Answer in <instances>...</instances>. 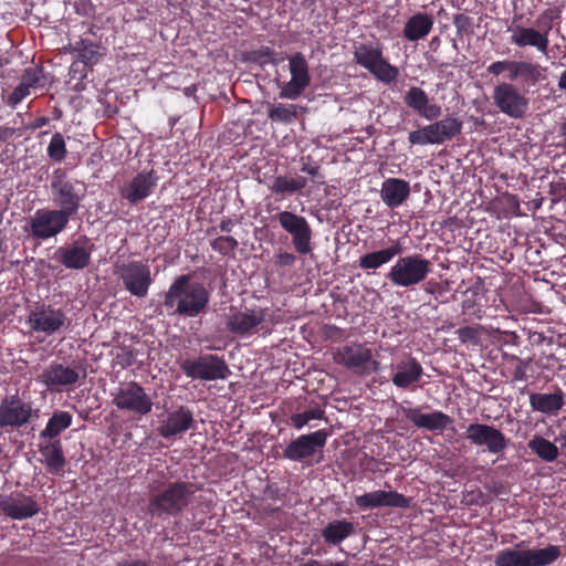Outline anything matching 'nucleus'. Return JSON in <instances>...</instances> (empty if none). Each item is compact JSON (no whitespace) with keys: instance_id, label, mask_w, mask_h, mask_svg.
I'll use <instances>...</instances> for the list:
<instances>
[{"instance_id":"obj_1","label":"nucleus","mask_w":566,"mask_h":566,"mask_svg":"<svg viewBox=\"0 0 566 566\" xmlns=\"http://www.w3.org/2000/svg\"><path fill=\"white\" fill-rule=\"evenodd\" d=\"M147 514L153 518L168 520L181 515L192 502L195 484L177 480L168 482L165 471L156 472L148 483Z\"/></svg>"},{"instance_id":"obj_2","label":"nucleus","mask_w":566,"mask_h":566,"mask_svg":"<svg viewBox=\"0 0 566 566\" xmlns=\"http://www.w3.org/2000/svg\"><path fill=\"white\" fill-rule=\"evenodd\" d=\"M209 302L210 292L203 283L192 281L190 274H181L164 294L161 307L168 316L193 318L206 313Z\"/></svg>"},{"instance_id":"obj_3","label":"nucleus","mask_w":566,"mask_h":566,"mask_svg":"<svg viewBox=\"0 0 566 566\" xmlns=\"http://www.w3.org/2000/svg\"><path fill=\"white\" fill-rule=\"evenodd\" d=\"M84 181L71 176L65 168H56L50 177V196L55 209L73 220L86 197Z\"/></svg>"},{"instance_id":"obj_4","label":"nucleus","mask_w":566,"mask_h":566,"mask_svg":"<svg viewBox=\"0 0 566 566\" xmlns=\"http://www.w3.org/2000/svg\"><path fill=\"white\" fill-rule=\"evenodd\" d=\"M280 310L245 308L231 313L227 319V328L235 335L250 336L262 332L263 335L270 334L271 326L281 321Z\"/></svg>"},{"instance_id":"obj_5","label":"nucleus","mask_w":566,"mask_h":566,"mask_svg":"<svg viewBox=\"0 0 566 566\" xmlns=\"http://www.w3.org/2000/svg\"><path fill=\"white\" fill-rule=\"evenodd\" d=\"M525 541H521L514 547L501 549L495 555V566H548L560 556V547L547 545L543 548L523 549Z\"/></svg>"},{"instance_id":"obj_6","label":"nucleus","mask_w":566,"mask_h":566,"mask_svg":"<svg viewBox=\"0 0 566 566\" xmlns=\"http://www.w3.org/2000/svg\"><path fill=\"white\" fill-rule=\"evenodd\" d=\"M354 60L378 81L389 84L398 74V67L390 64L382 54L379 43H359L354 48Z\"/></svg>"},{"instance_id":"obj_7","label":"nucleus","mask_w":566,"mask_h":566,"mask_svg":"<svg viewBox=\"0 0 566 566\" xmlns=\"http://www.w3.org/2000/svg\"><path fill=\"white\" fill-rule=\"evenodd\" d=\"M431 272V262L421 254L400 256L390 268L387 277L395 285L411 287L423 282Z\"/></svg>"},{"instance_id":"obj_8","label":"nucleus","mask_w":566,"mask_h":566,"mask_svg":"<svg viewBox=\"0 0 566 566\" xmlns=\"http://www.w3.org/2000/svg\"><path fill=\"white\" fill-rule=\"evenodd\" d=\"M71 219L57 209H38L25 222L24 231L34 240H48L63 232Z\"/></svg>"},{"instance_id":"obj_9","label":"nucleus","mask_w":566,"mask_h":566,"mask_svg":"<svg viewBox=\"0 0 566 566\" xmlns=\"http://www.w3.org/2000/svg\"><path fill=\"white\" fill-rule=\"evenodd\" d=\"M334 360L358 375H370L380 368V363L373 358L371 349L356 342L339 346L334 353Z\"/></svg>"},{"instance_id":"obj_10","label":"nucleus","mask_w":566,"mask_h":566,"mask_svg":"<svg viewBox=\"0 0 566 566\" xmlns=\"http://www.w3.org/2000/svg\"><path fill=\"white\" fill-rule=\"evenodd\" d=\"M180 368L187 377L206 381L224 380L230 375L226 360L213 354L185 359L180 363Z\"/></svg>"},{"instance_id":"obj_11","label":"nucleus","mask_w":566,"mask_h":566,"mask_svg":"<svg viewBox=\"0 0 566 566\" xmlns=\"http://www.w3.org/2000/svg\"><path fill=\"white\" fill-rule=\"evenodd\" d=\"M39 409L32 402L22 400L17 394L6 396L0 401V429L9 432L20 429L38 418Z\"/></svg>"},{"instance_id":"obj_12","label":"nucleus","mask_w":566,"mask_h":566,"mask_svg":"<svg viewBox=\"0 0 566 566\" xmlns=\"http://www.w3.org/2000/svg\"><path fill=\"white\" fill-rule=\"evenodd\" d=\"M328 432L325 429L307 434H301L292 440L283 451V458L290 461L304 462L319 454L315 463L323 459V449L326 446Z\"/></svg>"},{"instance_id":"obj_13","label":"nucleus","mask_w":566,"mask_h":566,"mask_svg":"<svg viewBox=\"0 0 566 566\" xmlns=\"http://www.w3.org/2000/svg\"><path fill=\"white\" fill-rule=\"evenodd\" d=\"M113 403L119 410L144 417L153 410V399L145 388L136 381H129L117 388L113 394Z\"/></svg>"},{"instance_id":"obj_14","label":"nucleus","mask_w":566,"mask_h":566,"mask_svg":"<svg viewBox=\"0 0 566 566\" xmlns=\"http://www.w3.org/2000/svg\"><path fill=\"white\" fill-rule=\"evenodd\" d=\"M492 98L501 113L514 119L523 118L530 105L528 98L511 82L497 84L493 90Z\"/></svg>"},{"instance_id":"obj_15","label":"nucleus","mask_w":566,"mask_h":566,"mask_svg":"<svg viewBox=\"0 0 566 566\" xmlns=\"http://www.w3.org/2000/svg\"><path fill=\"white\" fill-rule=\"evenodd\" d=\"M281 228L292 237L295 251L302 255L312 251V228L305 217L292 211H281L275 216Z\"/></svg>"},{"instance_id":"obj_16","label":"nucleus","mask_w":566,"mask_h":566,"mask_svg":"<svg viewBox=\"0 0 566 566\" xmlns=\"http://www.w3.org/2000/svg\"><path fill=\"white\" fill-rule=\"evenodd\" d=\"M116 273L130 295L145 297L153 283L150 268L143 261H130L116 265Z\"/></svg>"},{"instance_id":"obj_17","label":"nucleus","mask_w":566,"mask_h":566,"mask_svg":"<svg viewBox=\"0 0 566 566\" xmlns=\"http://www.w3.org/2000/svg\"><path fill=\"white\" fill-rule=\"evenodd\" d=\"M291 80L281 85L280 98L296 99L311 84L310 66L303 53L296 52L289 57Z\"/></svg>"},{"instance_id":"obj_18","label":"nucleus","mask_w":566,"mask_h":566,"mask_svg":"<svg viewBox=\"0 0 566 566\" xmlns=\"http://www.w3.org/2000/svg\"><path fill=\"white\" fill-rule=\"evenodd\" d=\"M94 249L92 240L82 235L71 244L57 248L54 252V260L67 270H84L91 264Z\"/></svg>"},{"instance_id":"obj_19","label":"nucleus","mask_w":566,"mask_h":566,"mask_svg":"<svg viewBox=\"0 0 566 566\" xmlns=\"http://www.w3.org/2000/svg\"><path fill=\"white\" fill-rule=\"evenodd\" d=\"M81 379L76 368L59 361H52L36 377V381L45 386L52 394H60L73 388Z\"/></svg>"},{"instance_id":"obj_20","label":"nucleus","mask_w":566,"mask_h":566,"mask_svg":"<svg viewBox=\"0 0 566 566\" xmlns=\"http://www.w3.org/2000/svg\"><path fill=\"white\" fill-rule=\"evenodd\" d=\"M40 504L35 496L28 495L22 491H14L10 494H0V511L12 520H27L40 512Z\"/></svg>"},{"instance_id":"obj_21","label":"nucleus","mask_w":566,"mask_h":566,"mask_svg":"<svg viewBox=\"0 0 566 566\" xmlns=\"http://www.w3.org/2000/svg\"><path fill=\"white\" fill-rule=\"evenodd\" d=\"M465 437L478 447H486L493 454L503 453L509 444V439L500 429L485 423H470Z\"/></svg>"},{"instance_id":"obj_22","label":"nucleus","mask_w":566,"mask_h":566,"mask_svg":"<svg viewBox=\"0 0 566 566\" xmlns=\"http://www.w3.org/2000/svg\"><path fill=\"white\" fill-rule=\"evenodd\" d=\"M67 317L64 311L52 305H36L28 316V324L32 331L53 335L65 326Z\"/></svg>"},{"instance_id":"obj_23","label":"nucleus","mask_w":566,"mask_h":566,"mask_svg":"<svg viewBox=\"0 0 566 566\" xmlns=\"http://www.w3.org/2000/svg\"><path fill=\"white\" fill-rule=\"evenodd\" d=\"M511 43L517 48L532 46L535 48L539 53L547 54L549 46V31L552 30V18L549 23L545 24L544 29L537 30L534 28H527L523 25H515L510 29Z\"/></svg>"},{"instance_id":"obj_24","label":"nucleus","mask_w":566,"mask_h":566,"mask_svg":"<svg viewBox=\"0 0 566 566\" xmlns=\"http://www.w3.org/2000/svg\"><path fill=\"white\" fill-rule=\"evenodd\" d=\"M38 450L41 463L48 473L63 478L65 474L66 458L61 439H40Z\"/></svg>"},{"instance_id":"obj_25","label":"nucleus","mask_w":566,"mask_h":566,"mask_svg":"<svg viewBox=\"0 0 566 566\" xmlns=\"http://www.w3.org/2000/svg\"><path fill=\"white\" fill-rule=\"evenodd\" d=\"M195 424L193 413L186 406H179L168 411L166 418L160 422L158 433L165 439L180 436L191 429Z\"/></svg>"},{"instance_id":"obj_26","label":"nucleus","mask_w":566,"mask_h":566,"mask_svg":"<svg viewBox=\"0 0 566 566\" xmlns=\"http://www.w3.org/2000/svg\"><path fill=\"white\" fill-rule=\"evenodd\" d=\"M355 503L360 509H375L381 506L408 509L411 504V499L405 496L396 491H374L357 495Z\"/></svg>"},{"instance_id":"obj_27","label":"nucleus","mask_w":566,"mask_h":566,"mask_svg":"<svg viewBox=\"0 0 566 566\" xmlns=\"http://www.w3.org/2000/svg\"><path fill=\"white\" fill-rule=\"evenodd\" d=\"M156 170L138 172L127 186L122 189V196L130 203H137L151 195L158 182Z\"/></svg>"},{"instance_id":"obj_28","label":"nucleus","mask_w":566,"mask_h":566,"mask_svg":"<svg viewBox=\"0 0 566 566\" xmlns=\"http://www.w3.org/2000/svg\"><path fill=\"white\" fill-rule=\"evenodd\" d=\"M400 410L409 421L421 429L442 431L453 423V419L440 410H434L431 413H422L420 408L401 407Z\"/></svg>"},{"instance_id":"obj_29","label":"nucleus","mask_w":566,"mask_h":566,"mask_svg":"<svg viewBox=\"0 0 566 566\" xmlns=\"http://www.w3.org/2000/svg\"><path fill=\"white\" fill-rule=\"evenodd\" d=\"M423 375V368L417 358L406 355L403 359L392 366V384L400 389H408L413 384L420 381Z\"/></svg>"},{"instance_id":"obj_30","label":"nucleus","mask_w":566,"mask_h":566,"mask_svg":"<svg viewBox=\"0 0 566 566\" xmlns=\"http://www.w3.org/2000/svg\"><path fill=\"white\" fill-rule=\"evenodd\" d=\"M403 101L408 107L428 120H433L441 115V107L438 104H430L427 93L420 87H410L406 92Z\"/></svg>"},{"instance_id":"obj_31","label":"nucleus","mask_w":566,"mask_h":566,"mask_svg":"<svg viewBox=\"0 0 566 566\" xmlns=\"http://www.w3.org/2000/svg\"><path fill=\"white\" fill-rule=\"evenodd\" d=\"M409 195L410 185L405 179L388 178L381 185V200L390 209L401 206L408 199Z\"/></svg>"},{"instance_id":"obj_32","label":"nucleus","mask_w":566,"mask_h":566,"mask_svg":"<svg viewBox=\"0 0 566 566\" xmlns=\"http://www.w3.org/2000/svg\"><path fill=\"white\" fill-rule=\"evenodd\" d=\"M565 403V392L557 387L552 394L534 392L530 395V405L534 411L557 415Z\"/></svg>"},{"instance_id":"obj_33","label":"nucleus","mask_w":566,"mask_h":566,"mask_svg":"<svg viewBox=\"0 0 566 566\" xmlns=\"http://www.w3.org/2000/svg\"><path fill=\"white\" fill-rule=\"evenodd\" d=\"M402 245L396 240L385 249L373 251L364 254L358 260V266L361 270H377L380 266L389 263L395 256L401 254Z\"/></svg>"},{"instance_id":"obj_34","label":"nucleus","mask_w":566,"mask_h":566,"mask_svg":"<svg viewBox=\"0 0 566 566\" xmlns=\"http://www.w3.org/2000/svg\"><path fill=\"white\" fill-rule=\"evenodd\" d=\"M433 18L427 13L418 12L411 15L403 27V36L410 41L416 42L424 39L433 28Z\"/></svg>"},{"instance_id":"obj_35","label":"nucleus","mask_w":566,"mask_h":566,"mask_svg":"<svg viewBox=\"0 0 566 566\" xmlns=\"http://www.w3.org/2000/svg\"><path fill=\"white\" fill-rule=\"evenodd\" d=\"M431 133L436 139V144L440 145L444 142L452 140L462 130V120L458 117L448 116L441 120L430 124Z\"/></svg>"},{"instance_id":"obj_36","label":"nucleus","mask_w":566,"mask_h":566,"mask_svg":"<svg viewBox=\"0 0 566 566\" xmlns=\"http://www.w3.org/2000/svg\"><path fill=\"white\" fill-rule=\"evenodd\" d=\"M73 416L69 411L56 410L39 433V439H60L59 436L72 426Z\"/></svg>"},{"instance_id":"obj_37","label":"nucleus","mask_w":566,"mask_h":566,"mask_svg":"<svg viewBox=\"0 0 566 566\" xmlns=\"http://www.w3.org/2000/svg\"><path fill=\"white\" fill-rule=\"evenodd\" d=\"M307 185L305 177L289 178L287 176H275L272 181L268 184V189L276 196L284 198L287 195H293L303 190Z\"/></svg>"},{"instance_id":"obj_38","label":"nucleus","mask_w":566,"mask_h":566,"mask_svg":"<svg viewBox=\"0 0 566 566\" xmlns=\"http://www.w3.org/2000/svg\"><path fill=\"white\" fill-rule=\"evenodd\" d=\"M354 523L347 520H335L324 527L322 536L326 543L338 545L348 536L354 534Z\"/></svg>"},{"instance_id":"obj_39","label":"nucleus","mask_w":566,"mask_h":566,"mask_svg":"<svg viewBox=\"0 0 566 566\" xmlns=\"http://www.w3.org/2000/svg\"><path fill=\"white\" fill-rule=\"evenodd\" d=\"M70 50L71 52L76 53L80 62L85 65H95L101 57L98 52L99 44L88 39H80L74 44L70 45Z\"/></svg>"},{"instance_id":"obj_40","label":"nucleus","mask_w":566,"mask_h":566,"mask_svg":"<svg viewBox=\"0 0 566 566\" xmlns=\"http://www.w3.org/2000/svg\"><path fill=\"white\" fill-rule=\"evenodd\" d=\"M50 82V74L45 73L42 66L27 67L20 78V83L33 93L38 90H46Z\"/></svg>"},{"instance_id":"obj_41","label":"nucleus","mask_w":566,"mask_h":566,"mask_svg":"<svg viewBox=\"0 0 566 566\" xmlns=\"http://www.w3.org/2000/svg\"><path fill=\"white\" fill-rule=\"evenodd\" d=\"M527 446L532 452L546 462H553L558 457V448L543 437L534 436Z\"/></svg>"},{"instance_id":"obj_42","label":"nucleus","mask_w":566,"mask_h":566,"mask_svg":"<svg viewBox=\"0 0 566 566\" xmlns=\"http://www.w3.org/2000/svg\"><path fill=\"white\" fill-rule=\"evenodd\" d=\"M297 106L277 104L269 109L268 117L275 123L291 124L297 118Z\"/></svg>"},{"instance_id":"obj_43","label":"nucleus","mask_w":566,"mask_h":566,"mask_svg":"<svg viewBox=\"0 0 566 566\" xmlns=\"http://www.w3.org/2000/svg\"><path fill=\"white\" fill-rule=\"evenodd\" d=\"M325 411L319 408H311L303 412L293 413L289 420H286V424L293 427L296 430H301L312 420H321L324 418Z\"/></svg>"},{"instance_id":"obj_44","label":"nucleus","mask_w":566,"mask_h":566,"mask_svg":"<svg viewBox=\"0 0 566 566\" xmlns=\"http://www.w3.org/2000/svg\"><path fill=\"white\" fill-rule=\"evenodd\" d=\"M520 80L530 85L533 86L541 82L543 76V69L539 64L531 62V61H520Z\"/></svg>"},{"instance_id":"obj_45","label":"nucleus","mask_w":566,"mask_h":566,"mask_svg":"<svg viewBox=\"0 0 566 566\" xmlns=\"http://www.w3.org/2000/svg\"><path fill=\"white\" fill-rule=\"evenodd\" d=\"M520 61H513V60H502L491 63L486 71L489 74L492 75H500L501 73L507 71V78L513 82L516 80H520Z\"/></svg>"},{"instance_id":"obj_46","label":"nucleus","mask_w":566,"mask_h":566,"mask_svg":"<svg viewBox=\"0 0 566 566\" xmlns=\"http://www.w3.org/2000/svg\"><path fill=\"white\" fill-rule=\"evenodd\" d=\"M479 295L478 289H468L464 292V300L462 301V313L464 315L482 318L483 310L476 297Z\"/></svg>"},{"instance_id":"obj_47","label":"nucleus","mask_w":566,"mask_h":566,"mask_svg":"<svg viewBox=\"0 0 566 566\" xmlns=\"http://www.w3.org/2000/svg\"><path fill=\"white\" fill-rule=\"evenodd\" d=\"M48 156L51 160L61 163L65 159L67 149L63 135L61 133H55L46 148Z\"/></svg>"},{"instance_id":"obj_48","label":"nucleus","mask_w":566,"mask_h":566,"mask_svg":"<svg viewBox=\"0 0 566 566\" xmlns=\"http://www.w3.org/2000/svg\"><path fill=\"white\" fill-rule=\"evenodd\" d=\"M211 249L223 256H228L234 252L239 243L235 238L230 235H221L210 242Z\"/></svg>"},{"instance_id":"obj_49","label":"nucleus","mask_w":566,"mask_h":566,"mask_svg":"<svg viewBox=\"0 0 566 566\" xmlns=\"http://www.w3.org/2000/svg\"><path fill=\"white\" fill-rule=\"evenodd\" d=\"M408 140L411 145L436 144L430 125L409 133Z\"/></svg>"},{"instance_id":"obj_50","label":"nucleus","mask_w":566,"mask_h":566,"mask_svg":"<svg viewBox=\"0 0 566 566\" xmlns=\"http://www.w3.org/2000/svg\"><path fill=\"white\" fill-rule=\"evenodd\" d=\"M459 340L462 344L476 346L481 340V333L478 327L464 326L457 329Z\"/></svg>"},{"instance_id":"obj_51","label":"nucleus","mask_w":566,"mask_h":566,"mask_svg":"<svg viewBox=\"0 0 566 566\" xmlns=\"http://www.w3.org/2000/svg\"><path fill=\"white\" fill-rule=\"evenodd\" d=\"M137 353L135 349L128 347H122L116 353L115 363L120 366L123 369H126L133 366L136 361Z\"/></svg>"},{"instance_id":"obj_52","label":"nucleus","mask_w":566,"mask_h":566,"mask_svg":"<svg viewBox=\"0 0 566 566\" xmlns=\"http://www.w3.org/2000/svg\"><path fill=\"white\" fill-rule=\"evenodd\" d=\"M86 66L84 63L75 61L71 64L69 70V75L71 78H77L80 82L74 86V90L81 92L84 90L85 85L83 81L86 78Z\"/></svg>"},{"instance_id":"obj_53","label":"nucleus","mask_w":566,"mask_h":566,"mask_svg":"<svg viewBox=\"0 0 566 566\" xmlns=\"http://www.w3.org/2000/svg\"><path fill=\"white\" fill-rule=\"evenodd\" d=\"M273 52L274 50L270 46H261L260 49L250 52L249 60L263 66L265 64H270Z\"/></svg>"},{"instance_id":"obj_54","label":"nucleus","mask_w":566,"mask_h":566,"mask_svg":"<svg viewBox=\"0 0 566 566\" xmlns=\"http://www.w3.org/2000/svg\"><path fill=\"white\" fill-rule=\"evenodd\" d=\"M31 93L32 92H30L22 83H19L13 92L7 97L6 104L12 108H15V106Z\"/></svg>"},{"instance_id":"obj_55","label":"nucleus","mask_w":566,"mask_h":566,"mask_svg":"<svg viewBox=\"0 0 566 566\" xmlns=\"http://www.w3.org/2000/svg\"><path fill=\"white\" fill-rule=\"evenodd\" d=\"M515 359L517 361V365L514 368L513 379L517 380V381L527 380V378H528L527 368L531 364V359L530 358L524 359V358H518V357H515Z\"/></svg>"},{"instance_id":"obj_56","label":"nucleus","mask_w":566,"mask_h":566,"mask_svg":"<svg viewBox=\"0 0 566 566\" xmlns=\"http://www.w3.org/2000/svg\"><path fill=\"white\" fill-rule=\"evenodd\" d=\"M453 24L458 33L468 32L472 28V18L463 13H458L453 17Z\"/></svg>"},{"instance_id":"obj_57","label":"nucleus","mask_w":566,"mask_h":566,"mask_svg":"<svg viewBox=\"0 0 566 566\" xmlns=\"http://www.w3.org/2000/svg\"><path fill=\"white\" fill-rule=\"evenodd\" d=\"M265 497L273 501H282L286 496V492L275 484H268L263 491Z\"/></svg>"},{"instance_id":"obj_58","label":"nucleus","mask_w":566,"mask_h":566,"mask_svg":"<svg viewBox=\"0 0 566 566\" xmlns=\"http://www.w3.org/2000/svg\"><path fill=\"white\" fill-rule=\"evenodd\" d=\"M296 261V256L290 252H281L275 256V263L281 266H292Z\"/></svg>"},{"instance_id":"obj_59","label":"nucleus","mask_w":566,"mask_h":566,"mask_svg":"<svg viewBox=\"0 0 566 566\" xmlns=\"http://www.w3.org/2000/svg\"><path fill=\"white\" fill-rule=\"evenodd\" d=\"M15 134V128L0 126V143L9 140Z\"/></svg>"},{"instance_id":"obj_60","label":"nucleus","mask_w":566,"mask_h":566,"mask_svg":"<svg viewBox=\"0 0 566 566\" xmlns=\"http://www.w3.org/2000/svg\"><path fill=\"white\" fill-rule=\"evenodd\" d=\"M234 226H235V222L232 219L224 218L221 220L219 228L222 232L229 233L232 231Z\"/></svg>"},{"instance_id":"obj_61","label":"nucleus","mask_w":566,"mask_h":566,"mask_svg":"<svg viewBox=\"0 0 566 566\" xmlns=\"http://www.w3.org/2000/svg\"><path fill=\"white\" fill-rule=\"evenodd\" d=\"M301 171L305 172L312 177H316L319 172V166L303 165V167L301 168Z\"/></svg>"},{"instance_id":"obj_62","label":"nucleus","mask_w":566,"mask_h":566,"mask_svg":"<svg viewBox=\"0 0 566 566\" xmlns=\"http://www.w3.org/2000/svg\"><path fill=\"white\" fill-rule=\"evenodd\" d=\"M49 118L45 117V116H40V117H36L32 123H31V128L33 129H38V128H41L45 125L49 124Z\"/></svg>"},{"instance_id":"obj_63","label":"nucleus","mask_w":566,"mask_h":566,"mask_svg":"<svg viewBox=\"0 0 566 566\" xmlns=\"http://www.w3.org/2000/svg\"><path fill=\"white\" fill-rule=\"evenodd\" d=\"M116 566H149L145 560L133 559L118 563Z\"/></svg>"},{"instance_id":"obj_64","label":"nucleus","mask_w":566,"mask_h":566,"mask_svg":"<svg viewBox=\"0 0 566 566\" xmlns=\"http://www.w3.org/2000/svg\"><path fill=\"white\" fill-rule=\"evenodd\" d=\"M558 87L559 90L566 91V69L559 75Z\"/></svg>"}]
</instances>
